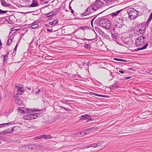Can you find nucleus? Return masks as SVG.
<instances>
[{
	"mask_svg": "<svg viewBox=\"0 0 152 152\" xmlns=\"http://www.w3.org/2000/svg\"><path fill=\"white\" fill-rule=\"evenodd\" d=\"M7 12V11H4L0 9V14H4L6 13Z\"/></svg>",
	"mask_w": 152,
	"mask_h": 152,
	"instance_id": "nucleus-35",
	"label": "nucleus"
},
{
	"mask_svg": "<svg viewBox=\"0 0 152 152\" xmlns=\"http://www.w3.org/2000/svg\"><path fill=\"white\" fill-rule=\"evenodd\" d=\"M115 28L114 27H112L110 29V31L111 34L115 33Z\"/></svg>",
	"mask_w": 152,
	"mask_h": 152,
	"instance_id": "nucleus-30",
	"label": "nucleus"
},
{
	"mask_svg": "<svg viewBox=\"0 0 152 152\" xmlns=\"http://www.w3.org/2000/svg\"><path fill=\"white\" fill-rule=\"evenodd\" d=\"M86 131V129L83 131H82L81 132H79L77 133V135L78 136H81V134H85V132Z\"/></svg>",
	"mask_w": 152,
	"mask_h": 152,
	"instance_id": "nucleus-26",
	"label": "nucleus"
},
{
	"mask_svg": "<svg viewBox=\"0 0 152 152\" xmlns=\"http://www.w3.org/2000/svg\"><path fill=\"white\" fill-rule=\"evenodd\" d=\"M47 31L48 32H52L53 31V30L52 28L50 29H48L47 30Z\"/></svg>",
	"mask_w": 152,
	"mask_h": 152,
	"instance_id": "nucleus-47",
	"label": "nucleus"
},
{
	"mask_svg": "<svg viewBox=\"0 0 152 152\" xmlns=\"http://www.w3.org/2000/svg\"><path fill=\"white\" fill-rule=\"evenodd\" d=\"M129 18L131 20H134L137 18V10L133 8H129L127 10Z\"/></svg>",
	"mask_w": 152,
	"mask_h": 152,
	"instance_id": "nucleus-6",
	"label": "nucleus"
},
{
	"mask_svg": "<svg viewBox=\"0 0 152 152\" xmlns=\"http://www.w3.org/2000/svg\"><path fill=\"white\" fill-rule=\"evenodd\" d=\"M152 19V12L151 13L149 16V18H148V20L147 21V23L148 24L151 21V19Z\"/></svg>",
	"mask_w": 152,
	"mask_h": 152,
	"instance_id": "nucleus-28",
	"label": "nucleus"
},
{
	"mask_svg": "<svg viewBox=\"0 0 152 152\" xmlns=\"http://www.w3.org/2000/svg\"><path fill=\"white\" fill-rule=\"evenodd\" d=\"M1 143V141H0V144Z\"/></svg>",
	"mask_w": 152,
	"mask_h": 152,
	"instance_id": "nucleus-64",
	"label": "nucleus"
},
{
	"mask_svg": "<svg viewBox=\"0 0 152 152\" xmlns=\"http://www.w3.org/2000/svg\"><path fill=\"white\" fill-rule=\"evenodd\" d=\"M34 114H36V115H37V118L38 117H40L42 114L41 113H35Z\"/></svg>",
	"mask_w": 152,
	"mask_h": 152,
	"instance_id": "nucleus-37",
	"label": "nucleus"
},
{
	"mask_svg": "<svg viewBox=\"0 0 152 152\" xmlns=\"http://www.w3.org/2000/svg\"><path fill=\"white\" fill-rule=\"evenodd\" d=\"M10 124V123H7L5 124H2L0 125V128L1 127V126H4L5 125H7V124Z\"/></svg>",
	"mask_w": 152,
	"mask_h": 152,
	"instance_id": "nucleus-39",
	"label": "nucleus"
},
{
	"mask_svg": "<svg viewBox=\"0 0 152 152\" xmlns=\"http://www.w3.org/2000/svg\"><path fill=\"white\" fill-rule=\"evenodd\" d=\"M37 21H34V23L31 24V27L32 28H36L38 26V25L37 24Z\"/></svg>",
	"mask_w": 152,
	"mask_h": 152,
	"instance_id": "nucleus-18",
	"label": "nucleus"
},
{
	"mask_svg": "<svg viewBox=\"0 0 152 152\" xmlns=\"http://www.w3.org/2000/svg\"><path fill=\"white\" fill-rule=\"evenodd\" d=\"M14 30H15L16 31H17L18 30V29H15Z\"/></svg>",
	"mask_w": 152,
	"mask_h": 152,
	"instance_id": "nucleus-60",
	"label": "nucleus"
},
{
	"mask_svg": "<svg viewBox=\"0 0 152 152\" xmlns=\"http://www.w3.org/2000/svg\"><path fill=\"white\" fill-rule=\"evenodd\" d=\"M119 86V84H118V83L117 82H115L113 85H110L109 88L111 89H113L115 88H118Z\"/></svg>",
	"mask_w": 152,
	"mask_h": 152,
	"instance_id": "nucleus-14",
	"label": "nucleus"
},
{
	"mask_svg": "<svg viewBox=\"0 0 152 152\" xmlns=\"http://www.w3.org/2000/svg\"><path fill=\"white\" fill-rule=\"evenodd\" d=\"M70 101L71 102H73V100H65L64 99H62L61 100L60 102H62L63 103H64L66 104H68L69 103V102Z\"/></svg>",
	"mask_w": 152,
	"mask_h": 152,
	"instance_id": "nucleus-23",
	"label": "nucleus"
},
{
	"mask_svg": "<svg viewBox=\"0 0 152 152\" xmlns=\"http://www.w3.org/2000/svg\"><path fill=\"white\" fill-rule=\"evenodd\" d=\"M41 110H38L37 108V109H33L32 110V111L33 112L39 111Z\"/></svg>",
	"mask_w": 152,
	"mask_h": 152,
	"instance_id": "nucleus-45",
	"label": "nucleus"
},
{
	"mask_svg": "<svg viewBox=\"0 0 152 152\" xmlns=\"http://www.w3.org/2000/svg\"><path fill=\"white\" fill-rule=\"evenodd\" d=\"M17 46H18V44H17V45H16L14 50L13 52L12 53V54H14V53L15 52V53L17 49Z\"/></svg>",
	"mask_w": 152,
	"mask_h": 152,
	"instance_id": "nucleus-40",
	"label": "nucleus"
},
{
	"mask_svg": "<svg viewBox=\"0 0 152 152\" xmlns=\"http://www.w3.org/2000/svg\"><path fill=\"white\" fill-rule=\"evenodd\" d=\"M61 107V108L63 109H64V110H65L66 111H69L70 110L67 108H66V107Z\"/></svg>",
	"mask_w": 152,
	"mask_h": 152,
	"instance_id": "nucleus-38",
	"label": "nucleus"
},
{
	"mask_svg": "<svg viewBox=\"0 0 152 152\" xmlns=\"http://www.w3.org/2000/svg\"><path fill=\"white\" fill-rule=\"evenodd\" d=\"M69 9H70L71 10V9H72L71 7L70 6H69Z\"/></svg>",
	"mask_w": 152,
	"mask_h": 152,
	"instance_id": "nucleus-61",
	"label": "nucleus"
},
{
	"mask_svg": "<svg viewBox=\"0 0 152 152\" xmlns=\"http://www.w3.org/2000/svg\"><path fill=\"white\" fill-rule=\"evenodd\" d=\"M26 89L28 90L29 91H31V86H29V87L27 86L26 87Z\"/></svg>",
	"mask_w": 152,
	"mask_h": 152,
	"instance_id": "nucleus-41",
	"label": "nucleus"
},
{
	"mask_svg": "<svg viewBox=\"0 0 152 152\" xmlns=\"http://www.w3.org/2000/svg\"><path fill=\"white\" fill-rule=\"evenodd\" d=\"M18 110L19 112H20V113L24 114L25 113V111L23 110V108L20 107L18 108Z\"/></svg>",
	"mask_w": 152,
	"mask_h": 152,
	"instance_id": "nucleus-29",
	"label": "nucleus"
},
{
	"mask_svg": "<svg viewBox=\"0 0 152 152\" xmlns=\"http://www.w3.org/2000/svg\"><path fill=\"white\" fill-rule=\"evenodd\" d=\"M136 14L137 15V17L138 16L141 15H142V12L139 11H137Z\"/></svg>",
	"mask_w": 152,
	"mask_h": 152,
	"instance_id": "nucleus-34",
	"label": "nucleus"
},
{
	"mask_svg": "<svg viewBox=\"0 0 152 152\" xmlns=\"http://www.w3.org/2000/svg\"><path fill=\"white\" fill-rule=\"evenodd\" d=\"M89 117V116L88 114H86L81 116L80 117V119L82 120H86L88 119Z\"/></svg>",
	"mask_w": 152,
	"mask_h": 152,
	"instance_id": "nucleus-20",
	"label": "nucleus"
},
{
	"mask_svg": "<svg viewBox=\"0 0 152 152\" xmlns=\"http://www.w3.org/2000/svg\"><path fill=\"white\" fill-rule=\"evenodd\" d=\"M71 12H72V13H74V10H73L72 9H71Z\"/></svg>",
	"mask_w": 152,
	"mask_h": 152,
	"instance_id": "nucleus-57",
	"label": "nucleus"
},
{
	"mask_svg": "<svg viewBox=\"0 0 152 152\" xmlns=\"http://www.w3.org/2000/svg\"><path fill=\"white\" fill-rule=\"evenodd\" d=\"M99 146V144H91L88 147V148H89V147H97V146Z\"/></svg>",
	"mask_w": 152,
	"mask_h": 152,
	"instance_id": "nucleus-33",
	"label": "nucleus"
},
{
	"mask_svg": "<svg viewBox=\"0 0 152 152\" xmlns=\"http://www.w3.org/2000/svg\"><path fill=\"white\" fill-rule=\"evenodd\" d=\"M126 19L121 17L116 18L114 21V24L115 27L117 28H120L124 25V22Z\"/></svg>",
	"mask_w": 152,
	"mask_h": 152,
	"instance_id": "nucleus-5",
	"label": "nucleus"
},
{
	"mask_svg": "<svg viewBox=\"0 0 152 152\" xmlns=\"http://www.w3.org/2000/svg\"><path fill=\"white\" fill-rule=\"evenodd\" d=\"M2 45V44L1 42V40H0V46H1L0 47L1 48Z\"/></svg>",
	"mask_w": 152,
	"mask_h": 152,
	"instance_id": "nucleus-56",
	"label": "nucleus"
},
{
	"mask_svg": "<svg viewBox=\"0 0 152 152\" xmlns=\"http://www.w3.org/2000/svg\"><path fill=\"white\" fill-rule=\"evenodd\" d=\"M92 94L93 95H95V96H96V95H97V94H96V93H92Z\"/></svg>",
	"mask_w": 152,
	"mask_h": 152,
	"instance_id": "nucleus-54",
	"label": "nucleus"
},
{
	"mask_svg": "<svg viewBox=\"0 0 152 152\" xmlns=\"http://www.w3.org/2000/svg\"><path fill=\"white\" fill-rule=\"evenodd\" d=\"M58 23V20H55L52 22H50L48 23L49 25L52 26V27L54 26L55 25Z\"/></svg>",
	"mask_w": 152,
	"mask_h": 152,
	"instance_id": "nucleus-19",
	"label": "nucleus"
},
{
	"mask_svg": "<svg viewBox=\"0 0 152 152\" xmlns=\"http://www.w3.org/2000/svg\"><path fill=\"white\" fill-rule=\"evenodd\" d=\"M130 78H131L130 77H125L124 79L125 80H127V79H128Z\"/></svg>",
	"mask_w": 152,
	"mask_h": 152,
	"instance_id": "nucleus-50",
	"label": "nucleus"
},
{
	"mask_svg": "<svg viewBox=\"0 0 152 152\" xmlns=\"http://www.w3.org/2000/svg\"><path fill=\"white\" fill-rule=\"evenodd\" d=\"M145 28L143 27L135 26L133 31L130 35V37L132 38L139 36H142L145 32Z\"/></svg>",
	"mask_w": 152,
	"mask_h": 152,
	"instance_id": "nucleus-3",
	"label": "nucleus"
},
{
	"mask_svg": "<svg viewBox=\"0 0 152 152\" xmlns=\"http://www.w3.org/2000/svg\"><path fill=\"white\" fill-rule=\"evenodd\" d=\"M99 33L102 35V37L105 38L107 39H110V36L107 34L105 33L102 30H100Z\"/></svg>",
	"mask_w": 152,
	"mask_h": 152,
	"instance_id": "nucleus-11",
	"label": "nucleus"
},
{
	"mask_svg": "<svg viewBox=\"0 0 152 152\" xmlns=\"http://www.w3.org/2000/svg\"><path fill=\"white\" fill-rule=\"evenodd\" d=\"M13 128H12L10 129H7V130H4V131L1 132L0 134L1 135H3L6 134L12 133L13 132Z\"/></svg>",
	"mask_w": 152,
	"mask_h": 152,
	"instance_id": "nucleus-10",
	"label": "nucleus"
},
{
	"mask_svg": "<svg viewBox=\"0 0 152 152\" xmlns=\"http://www.w3.org/2000/svg\"><path fill=\"white\" fill-rule=\"evenodd\" d=\"M89 118H89H88V119H87L88 121H93V119L92 118Z\"/></svg>",
	"mask_w": 152,
	"mask_h": 152,
	"instance_id": "nucleus-49",
	"label": "nucleus"
},
{
	"mask_svg": "<svg viewBox=\"0 0 152 152\" xmlns=\"http://www.w3.org/2000/svg\"><path fill=\"white\" fill-rule=\"evenodd\" d=\"M113 60L117 61H121L124 62H127V60L125 59H121V58H113Z\"/></svg>",
	"mask_w": 152,
	"mask_h": 152,
	"instance_id": "nucleus-25",
	"label": "nucleus"
},
{
	"mask_svg": "<svg viewBox=\"0 0 152 152\" xmlns=\"http://www.w3.org/2000/svg\"><path fill=\"white\" fill-rule=\"evenodd\" d=\"M129 69L134 71V69L133 68H129Z\"/></svg>",
	"mask_w": 152,
	"mask_h": 152,
	"instance_id": "nucleus-52",
	"label": "nucleus"
},
{
	"mask_svg": "<svg viewBox=\"0 0 152 152\" xmlns=\"http://www.w3.org/2000/svg\"><path fill=\"white\" fill-rule=\"evenodd\" d=\"M37 137L38 139H40L42 138H43L45 139H51L52 138V136L50 135H41L38 136Z\"/></svg>",
	"mask_w": 152,
	"mask_h": 152,
	"instance_id": "nucleus-13",
	"label": "nucleus"
},
{
	"mask_svg": "<svg viewBox=\"0 0 152 152\" xmlns=\"http://www.w3.org/2000/svg\"><path fill=\"white\" fill-rule=\"evenodd\" d=\"M36 114L28 113L26 115L23 116V118L26 120H30L37 118Z\"/></svg>",
	"mask_w": 152,
	"mask_h": 152,
	"instance_id": "nucleus-9",
	"label": "nucleus"
},
{
	"mask_svg": "<svg viewBox=\"0 0 152 152\" xmlns=\"http://www.w3.org/2000/svg\"><path fill=\"white\" fill-rule=\"evenodd\" d=\"M37 38L36 37H34V38H33L31 42V43H32L33 42H37Z\"/></svg>",
	"mask_w": 152,
	"mask_h": 152,
	"instance_id": "nucleus-36",
	"label": "nucleus"
},
{
	"mask_svg": "<svg viewBox=\"0 0 152 152\" xmlns=\"http://www.w3.org/2000/svg\"><path fill=\"white\" fill-rule=\"evenodd\" d=\"M1 5L5 7H10L11 4L8 3L5 0H0Z\"/></svg>",
	"mask_w": 152,
	"mask_h": 152,
	"instance_id": "nucleus-12",
	"label": "nucleus"
},
{
	"mask_svg": "<svg viewBox=\"0 0 152 152\" xmlns=\"http://www.w3.org/2000/svg\"><path fill=\"white\" fill-rule=\"evenodd\" d=\"M9 52H8L7 53V54L4 55H2L1 56V57H3L4 58V63H6L8 59V54Z\"/></svg>",
	"mask_w": 152,
	"mask_h": 152,
	"instance_id": "nucleus-17",
	"label": "nucleus"
},
{
	"mask_svg": "<svg viewBox=\"0 0 152 152\" xmlns=\"http://www.w3.org/2000/svg\"><path fill=\"white\" fill-rule=\"evenodd\" d=\"M48 3V2H45V3L46 4H47V3Z\"/></svg>",
	"mask_w": 152,
	"mask_h": 152,
	"instance_id": "nucleus-62",
	"label": "nucleus"
},
{
	"mask_svg": "<svg viewBox=\"0 0 152 152\" xmlns=\"http://www.w3.org/2000/svg\"><path fill=\"white\" fill-rule=\"evenodd\" d=\"M103 4L104 2L100 0H96L91 6H90L86 10L82 15L83 16L89 15L91 12V9L96 10L102 7Z\"/></svg>",
	"mask_w": 152,
	"mask_h": 152,
	"instance_id": "nucleus-1",
	"label": "nucleus"
},
{
	"mask_svg": "<svg viewBox=\"0 0 152 152\" xmlns=\"http://www.w3.org/2000/svg\"><path fill=\"white\" fill-rule=\"evenodd\" d=\"M145 38L142 36H140L137 38L136 40L135 44L138 47H142L138 48L135 50L136 51L146 49L148 46V44L145 41Z\"/></svg>",
	"mask_w": 152,
	"mask_h": 152,
	"instance_id": "nucleus-2",
	"label": "nucleus"
},
{
	"mask_svg": "<svg viewBox=\"0 0 152 152\" xmlns=\"http://www.w3.org/2000/svg\"><path fill=\"white\" fill-rule=\"evenodd\" d=\"M45 26H48V24H45Z\"/></svg>",
	"mask_w": 152,
	"mask_h": 152,
	"instance_id": "nucleus-59",
	"label": "nucleus"
},
{
	"mask_svg": "<svg viewBox=\"0 0 152 152\" xmlns=\"http://www.w3.org/2000/svg\"><path fill=\"white\" fill-rule=\"evenodd\" d=\"M84 47L85 48L89 50L91 48L90 45L89 44H86L84 46Z\"/></svg>",
	"mask_w": 152,
	"mask_h": 152,
	"instance_id": "nucleus-31",
	"label": "nucleus"
},
{
	"mask_svg": "<svg viewBox=\"0 0 152 152\" xmlns=\"http://www.w3.org/2000/svg\"><path fill=\"white\" fill-rule=\"evenodd\" d=\"M123 9L118 10L112 13L111 15L112 16H115L117 15Z\"/></svg>",
	"mask_w": 152,
	"mask_h": 152,
	"instance_id": "nucleus-24",
	"label": "nucleus"
},
{
	"mask_svg": "<svg viewBox=\"0 0 152 152\" xmlns=\"http://www.w3.org/2000/svg\"><path fill=\"white\" fill-rule=\"evenodd\" d=\"M41 91V90L40 89H39L38 91L36 92L35 93V94L37 95L39 94V93Z\"/></svg>",
	"mask_w": 152,
	"mask_h": 152,
	"instance_id": "nucleus-46",
	"label": "nucleus"
},
{
	"mask_svg": "<svg viewBox=\"0 0 152 152\" xmlns=\"http://www.w3.org/2000/svg\"><path fill=\"white\" fill-rule=\"evenodd\" d=\"M96 20L97 22H99V26L107 29H110L111 24L108 19L102 17L98 18Z\"/></svg>",
	"mask_w": 152,
	"mask_h": 152,
	"instance_id": "nucleus-4",
	"label": "nucleus"
},
{
	"mask_svg": "<svg viewBox=\"0 0 152 152\" xmlns=\"http://www.w3.org/2000/svg\"><path fill=\"white\" fill-rule=\"evenodd\" d=\"M96 96L100 97H106V96L105 95L99 94H97V95H96Z\"/></svg>",
	"mask_w": 152,
	"mask_h": 152,
	"instance_id": "nucleus-42",
	"label": "nucleus"
},
{
	"mask_svg": "<svg viewBox=\"0 0 152 152\" xmlns=\"http://www.w3.org/2000/svg\"><path fill=\"white\" fill-rule=\"evenodd\" d=\"M54 11H52L49 13L45 14V16L47 18H49L51 17H52L54 16Z\"/></svg>",
	"mask_w": 152,
	"mask_h": 152,
	"instance_id": "nucleus-16",
	"label": "nucleus"
},
{
	"mask_svg": "<svg viewBox=\"0 0 152 152\" xmlns=\"http://www.w3.org/2000/svg\"><path fill=\"white\" fill-rule=\"evenodd\" d=\"M111 36L113 37V39L114 41H115L118 39V34L117 33H114L111 34Z\"/></svg>",
	"mask_w": 152,
	"mask_h": 152,
	"instance_id": "nucleus-21",
	"label": "nucleus"
},
{
	"mask_svg": "<svg viewBox=\"0 0 152 152\" xmlns=\"http://www.w3.org/2000/svg\"><path fill=\"white\" fill-rule=\"evenodd\" d=\"M32 2L30 6V7H34L38 6L39 5L38 3L37 0H32Z\"/></svg>",
	"mask_w": 152,
	"mask_h": 152,
	"instance_id": "nucleus-15",
	"label": "nucleus"
},
{
	"mask_svg": "<svg viewBox=\"0 0 152 152\" xmlns=\"http://www.w3.org/2000/svg\"><path fill=\"white\" fill-rule=\"evenodd\" d=\"M149 73L152 74V70L151 69V70H149Z\"/></svg>",
	"mask_w": 152,
	"mask_h": 152,
	"instance_id": "nucleus-53",
	"label": "nucleus"
},
{
	"mask_svg": "<svg viewBox=\"0 0 152 152\" xmlns=\"http://www.w3.org/2000/svg\"><path fill=\"white\" fill-rule=\"evenodd\" d=\"M110 76H111L113 78L114 77L113 76V75H112V73L111 72H110Z\"/></svg>",
	"mask_w": 152,
	"mask_h": 152,
	"instance_id": "nucleus-58",
	"label": "nucleus"
},
{
	"mask_svg": "<svg viewBox=\"0 0 152 152\" xmlns=\"http://www.w3.org/2000/svg\"><path fill=\"white\" fill-rule=\"evenodd\" d=\"M94 19H95V18H94L92 20L91 22V25L93 28H93V21L94 20Z\"/></svg>",
	"mask_w": 152,
	"mask_h": 152,
	"instance_id": "nucleus-48",
	"label": "nucleus"
},
{
	"mask_svg": "<svg viewBox=\"0 0 152 152\" xmlns=\"http://www.w3.org/2000/svg\"><path fill=\"white\" fill-rule=\"evenodd\" d=\"M27 149L34 150L36 151H38L39 150L43 148V146L42 145L35 144L31 145H28L27 146Z\"/></svg>",
	"mask_w": 152,
	"mask_h": 152,
	"instance_id": "nucleus-7",
	"label": "nucleus"
},
{
	"mask_svg": "<svg viewBox=\"0 0 152 152\" xmlns=\"http://www.w3.org/2000/svg\"><path fill=\"white\" fill-rule=\"evenodd\" d=\"M59 11V10L57 9V10L56 12L55 13H54V15H57Z\"/></svg>",
	"mask_w": 152,
	"mask_h": 152,
	"instance_id": "nucleus-43",
	"label": "nucleus"
},
{
	"mask_svg": "<svg viewBox=\"0 0 152 152\" xmlns=\"http://www.w3.org/2000/svg\"><path fill=\"white\" fill-rule=\"evenodd\" d=\"M15 86L17 89V94L20 95L23 93L24 91V88L22 84H15Z\"/></svg>",
	"mask_w": 152,
	"mask_h": 152,
	"instance_id": "nucleus-8",
	"label": "nucleus"
},
{
	"mask_svg": "<svg viewBox=\"0 0 152 152\" xmlns=\"http://www.w3.org/2000/svg\"><path fill=\"white\" fill-rule=\"evenodd\" d=\"M93 39H86L85 38H84L83 39H82V40H87V41H91V40H93Z\"/></svg>",
	"mask_w": 152,
	"mask_h": 152,
	"instance_id": "nucleus-44",
	"label": "nucleus"
},
{
	"mask_svg": "<svg viewBox=\"0 0 152 152\" xmlns=\"http://www.w3.org/2000/svg\"><path fill=\"white\" fill-rule=\"evenodd\" d=\"M102 12H101L100 14H101V13H102Z\"/></svg>",
	"mask_w": 152,
	"mask_h": 152,
	"instance_id": "nucleus-63",
	"label": "nucleus"
},
{
	"mask_svg": "<svg viewBox=\"0 0 152 152\" xmlns=\"http://www.w3.org/2000/svg\"><path fill=\"white\" fill-rule=\"evenodd\" d=\"M27 145L21 146L19 147V149L20 150H24L25 149H27Z\"/></svg>",
	"mask_w": 152,
	"mask_h": 152,
	"instance_id": "nucleus-27",
	"label": "nucleus"
},
{
	"mask_svg": "<svg viewBox=\"0 0 152 152\" xmlns=\"http://www.w3.org/2000/svg\"><path fill=\"white\" fill-rule=\"evenodd\" d=\"M15 102L18 105H20L21 104V101L18 97H17L15 99Z\"/></svg>",
	"mask_w": 152,
	"mask_h": 152,
	"instance_id": "nucleus-22",
	"label": "nucleus"
},
{
	"mask_svg": "<svg viewBox=\"0 0 152 152\" xmlns=\"http://www.w3.org/2000/svg\"><path fill=\"white\" fill-rule=\"evenodd\" d=\"M119 72L121 73H124V72L123 71L121 70H119Z\"/></svg>",
	"mask_w": 152,
	"mask_h": 152,
	"instance_id": "nucleus-51",
	"label": "nucleus"
},
{
	"mask_svg": "<svg viewBox=\"0 0 152 152\" xmlns=\"http://www.w3.org/2000/svg\"><path fill=\"white\" fill-rule=\"evenodd\" d=\"M109 1H116V0H108Z\"/></svg>",
	"mask_w": 152,
	"mask_h": 152,
	"instance_id": "nucleus-55",
	"label": "nucleus"
},
{
	"mask_svg": "<svg viewBox=\"0 0 152 152\" xmlns=\"http://www.w3.org/2000/svg\"><path fill=\"white\" fill-rule=\"evenodd\" d=\"M12 39H8L7 41V45L9 46L12 43Z\"/></svg>",
	"mask_w": 152,
	"mask_h": 152,
	"instance_id": "nucleus-32",
	"label": "nucleus"
}]
</instances>
